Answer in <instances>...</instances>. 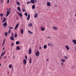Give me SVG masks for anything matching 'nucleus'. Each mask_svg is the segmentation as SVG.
<instances>
[{
    "instance_id": "nucleus-63",
    "label": "nucleus",
    "mask_w": 76,
    "mask_h": 76,
    "mask_svg": "<svg viewBox=\"0 0 76 76\" xmlns=\"http://www.w3.org/2000/svg\"><path fill=\"white\" fill-rule=\"evenodd\" d=\"M14 58H15V56L14 57Z\"/></svg>"
},
{
    "instance_id": "nucleus-38",
    "label": "nucleus",
    "mask_w": 76,
    "mask_h": 76,
    "mask_svg": "<svg viewBox=\"0 0 76 76\" xmlns=\"http://www.w3.org/2000/svg\"><path fill=\"white\" fill-rule=\"evenodd\" d=\"M11 9V8H10L9 9H8V12H10Z\"/></svg>"
},
{
    "instance_id": "nucleus-26",
    "label": "nucleus",
    "mask_w": 76,
    "mask_h": 76,
    "mask_svg": "<svg viewBox=\"0 0 76 76\" xmlns=\"http://www.w3.org/2000/svg\"><path fill=\"white\" fill-rule=\"evenodd\" d=\"M9 27L10 28V29L9 30H11L10 29H13V27H10V26H9Z\"/></svg>"
},
{
    "instance_id": "nucleus-58",
    "label": "nucleus",
    "mask_w": 76,
    "mask_h": 76,
    "mask_svg": "<svg viewBox=\"0 0 76 76\" xmlns=\"http://www.w3.org/2000/svg\"><path fill=\"white\" fill-rule=\"evenodd\" d=\"M1 64H0V67H1Z\"/></svg>"
},
{
    "instance_id": "nucleus-19",
    "label": "nucleus",
    "mask_w": 76,
    "mask_h": 76,
    "mask_svg": "<svg viewBox=\"0 0 76 76\" xmlns=\"http://www.w3.org/2000/svg\"><path fill=\"white\" fill-rule=\"evenodd\" d=\"M20 33L21 34H22L23 33V29H21Z\"/></svg>"
},
{
    "instance_id": "nucleus-33",
    "label": "nucleus",
    "mask_w": 76,
    "mask_h": 76,
    "mask_svg": "<svg viewBox=\"0 0 76 76\" xmlns=\"http://www.w3.org/2000/svg\"><path fill=\"white\" fill-rule=\"evenodd\" d=\"M0 16H1V18H2L3 16V14L1 13L0 14Z\"/></svg>"
},
{
    "instance_id": "nucleus-24",
    "label": "nucleus",
    "mask_w": 76,
    "mask_h": 76,
    "mask_svg": "<svg viewBox=\"0 0 76 76\" xmlns=\"http://www.w3.org/2000/svg\"><path fill=\"white\" fill-rule=\"evenodd\" d=\"M18 37V34H17V33H15V35H14V37L15 38H16Z\"/></svg>"
},
{
    "instance_id": "nucleus-53",
    "label": "nucleus",
    "mask_w": 76,
    "mask_h": 76,
    "mask_svg": "<svg viewBox=\"0 0 76 76\" xmlns=\"http://www.w3.org/2000/svg\"><path fill=\"white\" fill-rule=\"evenodd\" d=\"M6 57H7L6 56H5L4 57V58H6Z\"/></svg>"
},
{
    "instance_id": "nucleus-52",
    "label": "nucleus",
    "mask_w": 76,
    "mask_h": 76,
    "mask_svg": "<svg viewBox=\"0 0 76 76\" xmlns=\"http://www.w3.org/2000/svg\"><path fill=\"white\" fill-rule=\"evenodd\" d=\"M35 2L37 3V0H35Z\"/></svg>"
},
{
    "instance_id": "nucleus-56",
    "label": "nucleus",
    "mask_w": 76,
    "mask_h": 76,
    "mask_svg": "<svg viewBox=\"0 0 76 76\" xmlns=\"http://www.w3.org/2000/svg\"><path fill=\"white\" fill-rule=\"evenodd\" d=\"M48 60H49L48 59H47V61H48Z\"/></svg>"
},
{
    "instance_id": "nucleus-2",
    "label": "nucleus",
    "mask_w": 76,
    "mask_h": 76,
    "mask_svg": "<svg viewBox=\"0 0 76 76\" xmlns=\"http://www.w3.org/2000/svg\"><path fill=\"white\" fill-rule=\"evenodd\" d=\"M35 55L37 57H38L39 56V51H37L35 53Z\"/></svg>"
},
{
    "instance_id": "nucleus-31",
    "label": "nucleus",
    "mask_w": 76,
    "mask_h": 76,
    "mask_svg": "<svg viewBox=\"0 0 76 76\" xmlns=\"http://www.w3.org/2000/svg\"><path fill=\"white\" fill-rule=\"evenodd\" d=\"M12 65L10 64V65H9V68H12Z\"/></svg>"
},
{
    "instance_id": "nucleus-32",
    "label": "nucleus",
    "mask_w": 76,
    "mask_h": 76,
    "mask_svg": "<svg viewBox=\"0 0 76 76\" xmlns=\"http://www.w3.org/2000/svg\"><path fill=\"white\" fill-rule=\"evenodd\" d=\"M17 4L18 5V6H19V5H20V3L18 1H17Z\"/></svg>"
},
{
    "instance_id": "nucleus-39",
    "label": "nucleus",
    "mask_w": 76,
    "mask_h": 76,
    "mask_svg": "<svg viewBox=\"0 0 76 76\" xmlns=\"http://www.w3.org/2000/svg\"><path fill=\"white\" fill-rule=\"evenodd\" d=\"M25 58L26 60H27V59H28V57L27 56H25Z\"/></svg>"
},
{
    "instance_id": "nucleus-16",
    "label": "nucleus",
    "mask_w": 76,
    "mask_h": 76,
    "mask_svg": "<svg viewBox=\"0 0 76 76\" xmlns=\"http://www.w3.org/2000/svg\"><path fill=\"white\" fill-rule=\"evenodd\" d=\"M37 16H38V14L36 13L34 15V17L35 18H37Z\"/></svg>"
},
{
    "instance_id": "nucleus-35",
    "label": "nucleus",
    "mask_w": 76,
    "mask_h": 76,
    "mask_svg": "<svg viewBox=\"0 0 76 76\" xmlns=\"http://www.w3.org/2000/svg\"><path fill=\"white\" fill-rule=\"evenodd\" d=\"M26 16H28V14H27V12H26L24 14Z\"/></svg>"
},
{
    "instance_id": "nucleus-50",
    "label": "nucleus",
    "mask_w": 76,
    "mask_h": 76,
    "mask_svg": "<svg viewBox=\"0 0 76 76\" xmlns=\"http://www.w3.org/2000/svg\"><path fill=\"white\" fill-rule=\"evenodd\" d=\"M39 48H40V50L41 49V47H40Z\"/></svg>"
},
{
    "instance_id": "nucleus-60",
    "label": "nucleus",
    "mask_w": 76,
    "mask_h": 76,
    "mask_svg": "<svg viewBox=\"0 0 76 76\" xmlns=\"http://www.w3.org/2000/svg\"><path fill=\"white\" fill-rule=\"evenodd\" d=\"M7 10H8V8H7Z\"/></svg>"
},
{
    "instance_id": "nucleus-27",
    "label": "nucleus",
    "mask_w": 76,
    "mask_h": 76,
    "mask_svg": "<svg viewBox=\"0 0 76 76\" xmlns=\"http://www.w3.org/2000/svg\"><path fill=\"white\" fill-rule=\"evenodd\" d=\"M29 63H32V60H31V58H30L29 61Z\"/></svg>"
},
{
    "instance_id": "nucleus-51",
    "label": "nucleus",
    "mask_w": 76,
    "mask_h": 76,
    "mask_svg": "<svg viewBox=\"0 0 76 76\" xmlns=\"http://www.w3.org/2000/svg\"><path fill=\"white\" fill-rule=\"evenodd\" d=\"M29 3H31V1H29Z\"/></svg>"
},
{
    "instance_id": "nucleus-55",
    "label": "nucleus",
    "mask_w": 76,
    "mask_h": 76,
    "mask_svg": "<svg viewBox=\"0 0 76 76\" xmlns=\"http://www.w3.org/2000/svg\"><path fill=\"white\" fill-rule=\"evenodd\" d=\"M4 50V48H3V50Z\"/></svg>"
},
{
    "instance_id": "nucleus-41",
    "label": "nucleus",
    "mask_w": 76,
    "mask_h": 76,
    "mask_svg": "<svg viewBox=\"0 0 76 76\" xmlns=\"http://www.w3.org/2000/svg\"><path fill=\"white\" fill-rule=\"evenodd\" d=\"M64 58H65V59H67V58H68L67 57V56H65Z\"/></svg>"
},
{
    "instance_id": "nucleus-6",
    "label": "nucleus",
    "mask_w": 76,
    "mask_h": 76,
    "mask_svg": "<svg viewBox=\"0 0 76 76\" xmlns=\"http://www.w3.org/2000/svg\"><path fill=\"white\" fill-rule=\"evenodd\" d=\"M23 61L24 64H26V60H25V59H24Z\"/></svg>"
},
{
    "instance_id": "nucleus-10",
    "label": "nucleus",
    "mask_w": 76,
    "mask_h": 76,
    "mask_svg": "<svg viewBox=\"0 0 76 76\" xmlns=\"http://www.w3.org/2000/svg\"><path fill=\"white\" fill-rule=\"evenodd\" d=\"M47 5L48 6H50L51 4L49 2H47Z\"/></svg>"
},
{
    "instance_id": "nucleus-45",
    "label": "nucleus",
    "mask_w": 76,
    "mask_h": 76,
    "mask_svg": "<svg viewBox=\"0 0 76 76\" xmlns=\"http://www.w3.org/2000/svg\"><path fill=\"white\" fill-rule=\"evenodd\" d=\"M9 0H7V4H9Z\"/></svg>"
},
{
    "instance_id": "nucleus-44",
    "label": "nucleus",
    "mask_w": 76,
    "mask_h": 76,
    "mask_svg": "<svg viewBox=\"0 0 76 76\" xmlns=\"http://www.w3.org/2000/svg\"><path fill=\"white\" fill-rule=\"evenodd\" d=\"M4 55V54H3V53H1V57L2 56H3Z\"/></svg>"
},
{
    "instance_id": "nucleus-22",
    "label": "nucleus",
    "mask_w": 76,
    "mask_h": 76,
    "mask_svg": "<svg viewBox=\"0 0 76 76\" xmlns=\"http://www.w3.org/2000/svg\"><path fill=\"white\" fill-rule=\"evenodd\" d=\"M5 39H4L3 41V43H2V46L3 47V45H4V42H5Z\"/></svg>"
},
{
    "instance_id": "nucleus-62",
    "label": "nucleus",
    "mask_w": 76,
    "mask_h": 76,
    "mask_svg": "<svg viewBox=\"0 0 76 76\" xmlns=\"http://www.w3.org/2000/svg\"><path fill=\"white\" fill-rule=\"evenodd\" d=\"M8 74H9V72H8Z\"/></svg>"
},
{
    "instance_id": "nucleus-57",
    "label": "nucleus",
    "mask_w": 76,
    "mask_h": 76,
    "mask_svg": "<svg viewBox=\"0 0 76 76\" xmlns=\"http://www.w3.org/2000/svg\"><path fill=\"white\" fill-rule=\"evenodd\" d=\"M1 56H0V60L1 59Z\"/></svg>"
},
{
    "instance_id": "nucleus-47",
    "label": "nucleus",
    "mask_w": 76,
    "mask_h": 76,
    "mask_svg": "<svg viewBox=\"0 0 76 76\" xmlns=\"http://www.w3.org/2000/svg\"><path fill=\"white\" fill-rule=\"evenodd\" d=\"M5 53V50H4V52L3 53H2L3 54H4V53Z\"/></svg>"
},
{
    "instance_id": "nucleus-23",
    "label": "nucleus",
    "mask_w": 76,
    "mask_h": 76,
    "mask_svg": "<svg viewBox=\"0 0 76 76\" xmlns=\"http://www.w3.org/2000/svg\"><path fill=\"white\" fill-rule=\"evenodd\" d=\"M20 43V42H19L18 41H17L16 42V45H18V44H19Z\"/></svg>"
},
{
    "instance_id": "nucleus-3",
    "label": "nucleus",
    "mask_w": 76,
    "mask_h": 76,
    "mask_svg": "<svg viewBox=\"0 0 76 76\" xmlns=\"http://www.w3.org/2000/svg\"><path fill=\"white\" fill-rule=\"evenodd\" d=\"M29 54H31L32 53V50H31V48H30L29 50H28Z\"/></svg>"
},
{
    "instance_id": "nucleus-20",
    "label": "nucleus",
    "mask_w": 76,
    "mask_h": 76,
    "mask_svg": "<svg viewBox=\"0 0 76 76\" xmlns=\"http://www.w3.org/2000/svg\"><path fill=\"white\" fill-rule=\"evenodd\" d=\"M53 29H54V30H57V27L54 26L53 27Z\"/></svg>"
},
{
    "instance_id": "nucleus-49",
    "label": "nucleus",
    "mask_w": 76,
    "mask_h": 76,
    "mask_svg": "<svg viewBox=\"0 0 76 76\" xmlns=\"http://www.w3.org/2000/svg\"><path fill=\"white\" fill-rule=\"evenodd\" d=\"M61 66H63V62H61Z\"/></svg>"
},
{
    "instance_id": "nucleus-25",
    "label": "nucleus",
    "mask_w": 76,
    "mask_h": 76,
    "mask_svg": "<svg viewBox=\"0 0 76 76\" xmlns=\"http://www.w3.org/2000/svg\"><path fill=\"white\" fill-rule=\"evenodd\" d=\"M43 48L45 49H46V48H47V45H45L44 46Z\"/></svg>"
},
{
    "instance_id": "nucleus-7",
    "label": "nucleus",
    "mask_w": 76,
    "mask_h": 76,
    "mask_svg": "<svg viewBox=\"0 0 76 76\" xmlns=\"http://www.w3.org/2000/svg\"><path fill=\"white\" fill-rule=\"evenodd\" d=\"M19 24H17L16 26H15V27L14 29L15 30H16V29H17V28H18V26H19Z\"/></svg>"
},
{
    "instance_id": "nucleus-36",
    "label": "nucleus",
    "mask_w": 76,
    "mask_h": 76,
    "mask_svg": "<svg viewBox=\"0 0 76 76\" xmlns=\"http://www.w3.org/2000/svg\"><path fill=\"white\" fill-rule=\"evenodd\" d=\"M5 35L6 37H7V32L5 33Z\"/></svg>"
},
{
    "instance_id": "nucleus-9",
    "label": "nucleus",
    "mask_w": 76,
    "mask_h": 76,
    "mask_svg": "<svg viewBox=\"0 0 76 76\" xmlns=\"http://www.w3.org/2000/svg\"><path fill=\"white\" fill-rule=\"evenodd\" d=\"M10 39L12 41H14V37H10Z\"/></svg>"
},
{
    "instance_id": "nucleus-54",
    "label": "nucleus",
    "mask_w": 76,
    "mask_h": 76,
    "mask_svg": "<svg viewBox=\"0 0 76 76\" xmlns=\"http://www.w3.org/2000/svg\"><path fill=\"white\" fill-rule=\"evenodd\" d=\"M27 4H29V2H27Z\"/></svg>"
},
{
    "instance_id": "nucleus-17",
    "label": "nucleus",
    "mask_w": 76,
    "mask_h": 76,
    "mask_svg": "<svg viewBox=\"0 0 76 76\" xmlns=\"http://www.w3.org/2000/svg\"><path fill=\"white\" fill-rule=\"evenodd\" d=\"M72 42H74V44L76 45V40H73Z\"/></svg>"
},
{
    "instance_id": "nucleus-42",
    "label": "nucleus",
    "mask_w": 76,
    "mask_h": 76,
    "mask_svg": "<svg viewBox=\"0 0 76 76\" xmlns=\"http://www.w3.org/2000/svg\"><path fill=\"white\" fill-rule=\"evenodd\" d=\"M48 46H50V45H51L50 43H48Z\"/></svg>"
},
{
    "instance_id": "nucleus-13",
    "label": "nucleus",
    "mask_w": 76,
    "mask_h": 76,
    "mask_svg": "<svg viewBox=\"0 0 76 76\" xmlns=\"http://www.w3.org/2000/svg\"><path fill=\"white\" fill-rule=\"evenodd\" d=\"M31 3L32 4H34L35 3V1H34V0H31Z\"/></svg>"
},
{
    "instance_id": "nucleus-59",
    "label": "nucleus",
    "mask_w": 76,
    "mask_h": 76,
    "mask_svg": "<svg viewBox=\"0 0 76 76\" xmlns=\"http://www.w3.org/2000/svg\"><path fill=\"white\" fill-rule=\"evenodd\" d=\"M51 45V46H52V47H53V45H51H51Z\"/></svg>"
},
{
    "instance_id": "nucleus-1",
    "label": "nucleus",
    "mask_w": 76,
    "mask_h": 76,
    "mask_svg": "<svg viewBox=\"0 0 76 76\" xmlns=\"http://www.w3.org/2000/svg\"><path fill=\"white\" fill-rule=\"evenodd\" d=\"M7 22H5L3 24V26H4V28H6V26H7Z\"/></svg>"
},
{
    "instance_id": "nucleus-29",
    "label": "nucleus",
    "mask_w": 76,
    "mask_h": 76,
    "mask_svg": "<svg viewBox=\"0 0 76 76\" xmlns=\"http://www.w3.org/2000/svg\"><path fill=\"white\" fill-rule=\"evenodd\" d=\"M61 61L62 62H63V63H64V62H65V59H61Z\"/></svg>"
},
{
    "instance_id": "nucleus-21",
    "label": "nucleus",
    "mask_w": 76,
    "mask_h": 76,
    "mask_svg": "<svg viewBox=\"0 0 76 76\" xmlns=\"http://www.w3.org/2000/svg\"><path fill=\"white\" fill-rule=\"evenodd\" d=\"M32 9H35V5H33L32 6Z\"/></svg>"
},
{
    "instance_id": "nucleus-43",
    "label": "nucleus",
    "mask_w": 76,
    "mask_h": 76,
    "mask_svg": "<svg viewBox=\"0 0 76 76\" xmlns=\"http://www.w3.org/2000/svg\"><path fill=\"white\" fill-rule=\"evenodd\" d=\"M11 45L12 46H13L14 45V44L13 43H11Z\"/></svg>"
},
{
    "instance_id": "nucleus-64",
    "label": "nucleus",
    "mask_w": 76,
    "mask_h": 76,
    "mask_svg": "<svg viewBox=\"0 0 76 76\" xmlns=\"http://www.w3.org/2000/svg\"><path fill=\"white\" fill-rule=\"evenodd\" d=\"M56 7H57V6H56Z\"/></svg>"
},
{
    "instance_id": "nucleus-46",
    "label": "nucleus",
    "mask_w": 76,
    "mask_h": 76,
    "mask_svg": "<svg viewBox=\"0 0 76 76\" xmlns=\"http://www.w3.org/2000/svg\"><path fill=\"white\" fill-rule=\"evenodd\" d=\"M1 2L2 3H3V0H1Z\"/></svg>"
},
{
    "instance_id": "nucleus-14",
    "label": "nucleus",
    "mask_w": 76,
    "mask_h": 76,
    "mask_svg": "<svg viewBox=\"0 0 76 76\" xmlns=\"http://www.w3.org/2000/svg\"><path fill=\"white\" fill-rule=\"evenodd\" d=\"M65 47H66V48L67 50H69V47L68 46L66 45L65 46Z\"/></svg>"
},
{
    "instance_id": "nucleus-11",
    "label": "nucleus",
    "mask_w": 76,
    "mask_h": 76,
    "mask_svg": "<svg viewBox=\"0 0 76 76\" xmlns=\"http://www.w3.org/2000/svg\"><path fill=\"white\" fill-rule=\"evenodd\" d=\"M20 47H19V46H17V48H16V50H18V51L20 50Z\"/></svg>"
},
{
    "instance_id": "nucleus-15",
    "label": "nucleus",
    "mask_w": 76,
    "mask_h": 76,
    "mask_svg": "<svg viewBox=\"0 0 76 76\" xmlns=\"http://www.w3.org/2000/svg\"><path fill=\"white\" fill-rule=\"evenodd\" d=\"M30 18V15L28 14V16L27 17V20H29V18Z\"/></svg>"
},
{
    "instance_id": "nucleus-34",
    "label": "nucleus",
    "mask_w": 76,
    "mask_h": 76,
    "mask_svg": "<svg viewBox=\"0 0 76 76\" xmlns=\"http://www.w3.org/2000/svg\"><path fill=\"white\" fill-rule=\"evenodd\" d=\"M28 32H29V34H33V33H32V32H31L29 31H28Z\"/></svg>"
},
{
    "instance_id": "nucleus-12",
    "label": "nucleus",
    "mask_w": 76,
    "mask_h": 76,
    "mask_svg": "<svg viewBox=\"0 0 76 76\" xmlns=\"http://www.w3.org/2000/svg\"><path fill=\"white\" fill-rule=\"evenodd\" d=\"M18 15L20 16V17H22V14H21V13H20L18 12Z\"/></svg>"
},
{
    "instance_id": "nucleus-28",
    "label": "nucleus",
    "mask_w": 76,
    "mask_h": 76,
    "mask_svg": "<svg viewBox=\"0 0 76 76\" xmlns=\"http://www.w3.org/2000/svg\"><path fill=\"white\" fill-rule=\"evenodd\" d=\"M41 29L42 31H44V28L41 27Z\"/></svg>"
},
{
    "instance_id": "nucleus-48",
    "label": "nucleus",
    "mask_w": 76,
    "mask_h": 76,
    "mask_svg": "<svg viewBox=\"0 0 76 76\" xmlns=\"http://www.w3.org/2000/svg\"><path fill=\"white\" fill-rule=\"evenodd\" d=\"M47 38H48V39H50V37H48Z\"/></svg>"
},
{
    "instance_id": "nucleus-61",
    "label": "nucleus",
    "mask_w": 76,
    "mask_h": 76,
    "mask_svg": "<svg viewBox=\"0 0 76 76\" xmlns=\"http://www.w3.org/2000/svg\"><path fill=\"white\" fill-rule=\"evenodd\" d=\"M1 20H2V19H3V18H2V17L1 18Z\"/></svg>"
},
{
    "instance_id": "nucleus-4",
    "label": "nucleus",
    "mask_w": 76,
    "mask_h": 76,
    "mask_svg": "<svg viewBox=\"0 0 76 76\" xmlns=\"http://www.w3.org/2000/svg\"><path fill=\"white\" fill-rule=\"evenodd\" d=\"M10 12H9V11H7V15H6V17H7L8 16H9V14H10Z\"/></svg>"
},
{
    "instance_id": "nucleus-8",
    "label": "nucleus",
    "mask_w": 76,
    "mask_h": 76,
    "mask_svg": "<svg viewBox=\"0 0 76 76\" xmlns=\"http://www.w3.org/2000/svg\"><path fill=\"white\" fill-rule=\"evenodd\" d=\"M17 10L19 12H21V11L20 10V8L19 7H17Z\"/></svg>"
},
{
    "instance_id": "nucleus-40",
    "label": "nucleus",
    "mask_w": 76,
    "mask_h": 76,
    "mask_svg": "<svg viewBox=\"0 0 76 76\" xmlns=\"http://www.w3.org/2000/svg\"><path fill=\"white\" fill-rule=\"evenodd\" d=\"M11 31V30H9L8 31L9 34H10Z\"/></svg>"
},
{
    "instance_id": "nucleus-5",
    "label": "nucleus",
    "mask_w": 76,
    "mask_h": 76,
    "mask_svg": "<svg viewBox=\"0 0 76 76\" xmlns=\"http://www.w3.org/2000/svg\"><path fill=\"white\" fill-rule=\"evenodd\" d=\"M32 26V24L31 23H29L28 24V27H31Z\"/></svg>"
},
{
    "instance_id": "nucleus-37",
    "label": "nucleus",
    "mask_w": 76,
    "mask_h": 76,
    "mask_svg": "<svg viewBox=\"0 0 76 76\" xmlns=\"http://www.w3.org/2000/svg\"><path fill=\"white\" fill-rule=\"evenodd\" d=\"M22 10L23 12H25V10L24 9H22Z\"/></svg>"
},
{
    "instance_id": "nucleus-18",
    "label": "nucleus",
    "mask_w": 76,
    "mask_h": 76,
    "mask_svg": "<svg viewBox=\"0 0 76 76\" xmlns=\"http://www.w3.org/2000/svg\"><path fill=\"white\" fill-rule=\"evenodd\" d=\"M6 18H3V20L2 21V23H4V22L6 21Z\"/></svg>"
},
{
    "instance_id": "nucleus-30",
    "label": "nucleus",
    "mask_w": 76,
    "mask_h": 76,
    "mask_svg": "<svg viewBox=\"0 0 76 76\" xmlns=\"http://www.w3.org/2000/svg\"><path fill=\"white\" fill-rule=\"evenodd\" d=\"M11 34V37H14V34H13V32H12Z\"/></svg>"
}]
</instances>
